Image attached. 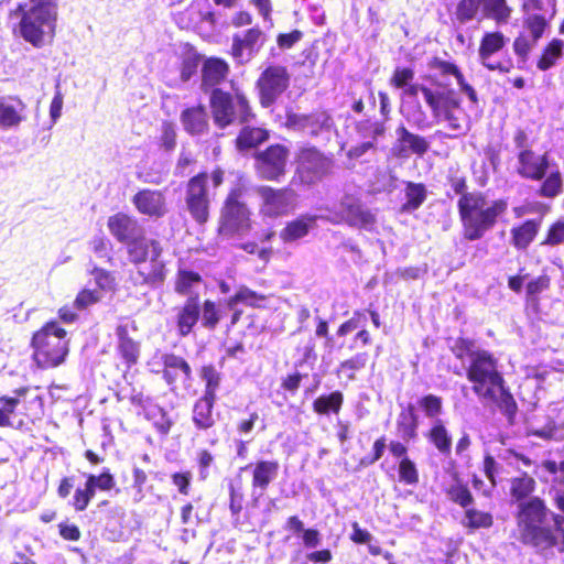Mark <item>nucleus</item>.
Wrapping results in <instances>:
<instances>
[{"instance_id":"4be33fe9","label":"nucleus","mask_w":564,"mask_h":564,"mask_svg":"<svg viewBox=\"0 0 564 564\" xmlns=\"http://www.w3.org/2000/svg\"><path fill=\"white\" fill-rule=\"evenodd\" d=\"M550 167V158L546 152L539 154L533 150L517 153L516 173L530 181H542Z\"/></svg>"},{"instance_id":"c03bdc74","label":"nucleus","mask_w":564,"mask_h":564,"mask_svg":"<svg viewBox=\"0 0 564 564\" xmlns=\"http://www.w3.org/2000/svg\"><path fill=\"white\" fill-rule=\"evenodd\" d=\"M344 404V394L336 390L327 394H321L313 403V411L318 415L338 414Z\"/></svg>"},{"instance_id":"c756f323","label":"nucleus","mask_w":564,"mask_h":564,"mask_svg":"<svg viewBox=\"0 0 564 564\" xmlns=\"http://www.w3.org/2000/svg\"><path fill=\"white\" fill-rule=\"evenodd\" d=\"M427 66L431 69L437 70L441 76L455 77L460 91L465 93L473 104H478V96L475 88L466 82L462 69L456 63L452 61H445L438 56H433L429 59Z\"/></svg>"},{"instance_id":"c9c22d12","label":"nucleus","mask_w":564,"mask_h":564,"mask_svg":"<svg viewBox=\"0 0 564 564\" xmlns=\"http://www.w3.org/2000/svg\"><path fill=\"white\" fill-rule=\"evenodd\" d=\"M317 217L314 215H300L293 220H290L280 230L279 237L284 243L297 241L308 235L311 229L316 225Z\"/></svg>"},{"instance_id":"c85d7f7f","label":"nucleus","mask_w":564,"mask_h":564,"mask_svg":"<svg viewBox=\"0 0 564 564\" xmlns=\"http://www.w3.org/2000/svg\"><path fill=\"white\" fill-rule=\"evenodd\" d=\"M235 140V149L239 153H248L257 150L261 144L270 139V130L262 126H251L249 123L240 124Z\"/></svg>"},{"instance_id":"a18cd8bd","label":"nucleus","mask_w":564,"mask_h":564,"mask_svg":"<svg viewBox=\"0 0 564 564\" xmlns=\"http://www.w3.org/2000/svg\"><path fill=\"white\" fill-rule=\"evenodd\" d=\"M455 482L445 489L448 499L463 509L471 506L475 501L473 492L467 482L463 481L457 471L453 475Z\"/></svg>"},{"instance_id":"9b49d317","label":"nucleus","mask_w":564,"mask_h":564,"mask_svg":"<svg viewBox=\"0 0 564 564\" xmlns=\"http://www.w3.org/2000/svg\"><path fill=\"white\" fill-rule=\"evenodd\" d=\"M291 75L286 66L268 64L259 74L254 87L259 105L270 108L289 89Z\"/></svg>"},{"instance_id":"72a5a7b5","label":"nucleus","mask_w":564,"mask_h":564,"mask_svg":"<svg viewBox=\"0 0 564 564\" xmlns=\"http://www.w3.org/2000/svg\"><path fill=\"white\" fill-rule=\"evenodd\" d=\"M217 399L199 397L193 404L191 420L199 432H207L216 426L214 406Z\"/></svg>"},{"instance_id":"6e6d98bb","label":"nucleus","mask_w":564,"mask_h":564,"mask_svg":"<svg viewBox=\"0 0 564 564\" xmlns=\"http://www.w3.org/2000/svg\"><path fill=\"white\" fill-rule=\"evenodd\" d=\"M145 419L151 421L156 432L161 435H167L173 426V421L167 412L156 404L144 413Z\"/></svg>"},{"instance_id":"0eeeda50","label":"nucleus","mask_w":564,"mask_h":564,"mask_svg":"<svg viewBox=\"0 0 564 564\" xmlns=\"http://www.w3.org/2000/svg\"><path fill=\"white\" fill-rule=\"evenodd\" d=\"M209 108L214 124L221 130L234 124L250 123L257 118L250 98L240 88L231 91L215 89L209 95Z\"/></svg>"},{"instance_id":"39448f33","label":"nucleus","mask_w":564,"mask_h":564,"mask_svg":"<svg viewBox=\"0 0 564 564\" xmlns=\"http://www.w3.org/2000/svg\"><path fill=\"white\" fill-rule=\"evenodd\" d=\"M225 182V171L220 166L210 172L202 170L184 184L183 204L188 217L198 226H205L212 218L215 191Z\"/></svg>"},{"instance_id":"7c9ffc66","label":"nucleus","mask_w":564,"mask_h":564,"mask_svg":"<svg viewBox=\"0 0 564 564\" xmlns=\"http://www.w3.org/2000/svg\"><path fill=\"white\" fill-rule=\"evenodd\" d=\"M251 468V488L262 495L275 479L280 464L278 460L259 459L253 464L242 467L241 470Z\"/></svg>"},{"instance_id":"37998d69","label":"nucleus","mask_w":564,"mask_h":564,"mask_svg":"<svg viewBox=\"0 0 564 564\" xmlns=\"http://www.w3.org/2000/svg\"><path fill=\"white\" fill-rule=\"evenodd\" d=\"M405 202L401 205L402 213H411L419 209L427 197L426 186L423 183L408 181L404 183Z\"/></svg>"},{"instance_id":"6ab92c4d","label":"nucleus","mask_w":564,"mask_h":564,"mask_svg":"<svg viewBox=\"0 0 564 564\" xmlns=\"http://www.w3.org/2000/svg\"><path fill=\"white\" fill-rule=\"evenodd\" d=\"M267 35L259 25L251 26L242 33L232 35L230 56L243 64L253 57L265 44Z\"/></svg>"},{"instance_id":"dca6fc26","label":"nucleus","mask_w":564,"mask_h":564,"mask_svg":"<svg viewBox=\"0 0 564 564\" xmlns=\"http://www.w3.org/2000/svg\"><path fill=\"white\" fill-rule=\"evenodd\" d=\"M260 197V213L269 218L289 215L295 208L296 193L290 186L272 187L260 185L257 187Z\"/></svg>"},{"instance_id":"bb28decb","label":"nucleus","mask_w":564,"mask_h":564,"mask_svg":"<svg viewBox=\"0 0 564 564\" xmlns=\"http://www.w3.org/2000/svg\"><path fill=\"white\" fill-rule=\"evenodd\" d=\"M200 317L199 295H191L176 308L175 325L178 336L186 337L193 330Z\"/></svg>"},{"instance_id":"423d86ee","label":"nucleus","mask_w":564,"mask_h":564,"mask_svg":"<svg viewBox=\"0 0 564 564\" xmlns=\"http://www.w3.org/2000/svg\"><path fill=\"white\" fill-rule=\"evenodd\" d=\"M128 261L135 271L131 275L134 285L158 289L164 285L169 270L163 260V247L156 239L139 241L128 250Z\"/></svg>"},{"instance_id":"603ef678","label":"nucleus","mask_w":564,"mask_h":564,"mask_svg":"<svg viewBox=\"0 0 564 564\" xmlns=\"http://www.w3.org/2000/svg\"><path fill=\"white\" fill-rule=\"evenodd\" d=\"M535 434L545 440H563L564 438V406L556 410L552 421L545 424Z\"/></svg>"},{"instance_id":"f03ea898","label":"nucleus","mask_w":564,"mask_h":564,"mask_svg":"<svg viewBox=\"0 0 564 564\" xmlns=\"http://www.w3.org/2000/svg\"><path fill=\"white\" fill-rule=\"evenodd\" d=\"M465 371L466 378L471 384V391L481 401L494 404L512 424L518 413V404L500 371L499 360L495 354L473 369H465Z\"/></svg>"},{"instance_id":"0e129e2a","label":"nucleus","mask_w":564,"mask_h":564,"mask_svg":"<svg viewBox=\"0 0 564 564\" xmlns=\"http://www.w3.org/2000/svg\"><path fill=\"white\" fill-rule=\"evenodd\" d=\"M480 8V0H459L455 9V19L459 24L475 20Z\"/></svg>"},{"instance_id":"58836bf2","label":"nucleus","mask_w":564,"mask_h":564,"mask_svg":"<svg viewBox=\"0 0 564 564\" xmlns=\"http://www.w3.org/2000/svg\"><path fill=\"white\" fill-rule=\"evenodd\" d=\"M419 416L413 404L402 409L397 419V431L404 442H412L417 437Z\"/></svg>"},{"instance_id":"412c9836","label":"nucleus","mask_w":564,"mask_h":564,"mask_svg":"<svg viewBox=\"0 0 564 564\" xmlns=\"http://www.w3.org/2000/svg\"><path fill=\"white\" fill-rule=\"evenodd\" d=\"M395 133L397 139L391 148L393 158L405 160L412 154L422 158L427 153L430 142L425 137L411 132L402 123L397 127Z\"/></svg>"},{"instance_id":"680f3d73","label":"nucleus","mask_w":564,"mask_h":564,"mask_svg":"<svg viewBox=\"0 0 564 564\" xmlns=\"http://www.w3.org/2000/svg\"><path fill=\"white\" fill-rule=\"evenodd\" d=\"M523 25L530 32L533 42H538L549 28V19L544 14H524Z\"/></svg>"},{"instance_id":"393cba45","label":"nucleus","mask_w":564,"mask_h":564,"mask_svg":"<svg viewBox=\"0 0 564 564\" xmlns=\"http://www.w3.org/2000/svg\"><path fill=\"white\" fill-rule=\"evenodd\" d=\"M132 204L141 215L148 217L161 218L167 212L165 195L160 189L138 191L132 197Z\"/></svg>"},{"instance_id":"473e14b6","label":"nucleus","mask_w":564,"mask_h":564,"mask_svg":"<svg viewBox=\"0 0 564 564\" xmlns=\"http://www.w3.org/2000/svg\"><path fill=\"white\" fill-rule=\"evenodd\" d=\"M182 126L189 135H202L209 129V121L206 108L198 104L186 107L180 116Z\"/></svg>"},{"instance_id":"69168bd1","label":"nucleus","mask_w":564,"mask_h":564,"mask_svg":"<svg viewBox=\"0 0 564 564\" xmlns=\"http://www.w3.org/2000/svg\"><path fill=\"white\" fill-rule=\"evenodd\" d=\"M564 245V217L550 224L541 241V246L554 248Z\"/></svg>"},{"instance_id":"4d7b16f0","label":"nucleus","mask_w":564,"mask_h":564,"mask_svg":"<svg viewBox=\"0 0 564 564\" xmlns=\"http://www.w3.org/2000/svg\"><path fill=\"white\" fill-rule=\"evenodd\" d=\"M369 359L367 352H358L355 356L343 360L337 368V373H344L349 381L356 380V372L364 369Z\"/></svg>"},{"instance_id":"2f4dec72","label":"nucleus","mask_w":564,"mask_h":564,"mask_svg":"<svg viewBox=\"0 0 564 564\" xmlns=\"http://www.w3.org/2000/svg\"><path fill=\"white\" fill-rule=\"evenodd\" d=\"M542 225L541 218H530L510 229V243L516 250L525 251L535 240Z\"/></svg>"},{"instance_id":"f257e3e1","label":"nucleus","mask_w":564,"mask_h":564,"mask_svg":"<svg viewBox=\"0 0 564 564\" xmlns=\"http://www.w3.org/2000/svg\"><path fill=\"white\" fill-rule=\"evenodd\" d=\"M12 33L31 44L42 48L51 44L56 35L58 21L57 0H28L20 2L9 12Z\"/></svg>"},{"instance_id":"6e6552de","label":"nucleus","mask_w":564,"mask_h":564,"mask_svg":"<svg viewBox=\"0 0 564 564\" xmlns=\"http://www.w3.org/2000/svg\"><path fill=\"white\" fill-rule=\"evenodd\" d=\"M30 345L33 361L43 370L61 366L69 354L67 332L56 321H48L34 332Z\"/></svg>"},{"instance_id":"864d4df0","label":"nucleus","mask_w":564,"mask_h":564,"mask_svg":"<svg viewBox=\"0 0 564 564\" xmlns=\"http://www.w3.org/2000/svg\"><path fill=\"white\" fill-rule=\"evenodd\" d=\"M538 194L544 198H554L558 196L563 191V177L558 170H553L551 173H546L542 180Z\"/></svg>"},{"instance_id":"338daca9","label":"nucleus","mask_w":564,"mask_h":564,"mask_svg":"<svg viewBox=\"0 0 564 564\" xmlns=\"http://www.w3.org/2000/svg\"><path fill=\"white\" fill-rule=\"evenodd\" d=\"M415 70L411 66H397L390 78L389 84L395 89H403L414 80Z\"/></svg>"},{"instance_id":"cd10ccee","label":"nucleus","mask_w":564,"mask_h":564,"mask_svg":"<svg viewBox=\"0 0 564 564\" xmlns=\"http://www.w3.org/2000/svg\"><path fill=\"white\" fill-rule=\"evenodd\" d=\"M406 443L408 442L404 441L392 440L387 444L386 436L381 435L373 441L370 453L360 459V465L367 467L376 464L383 457L387 447L390 454L399 460H402L404 457H410L408 455L409 447Z\"/></svg>"},{"instance_id":"4468645a","label":"nucleus","mask_w":564,"mask_h":564,"mask_svg":"<svg viewBox=\"0 0 564 564\" xmlns=\"http://www.w3.org/2000/svg\"><path fill=\"white\" fill-rule=\"evenodd\" d=\"M429 108L435 120L445 121L448 129L459 134L463 133L466 113L462 108V100L454 89L438 90Z\"/></svg>"},{"instance_id":"f704fd0d","label":"nucleus","mask_w":564,"mask_h":564,"mask_svg":"<svg viewBox=\"0 0 564 564\" xmlns=\"http://www.w3.org/2000/svg\"><path fill=\"white\" fill-rule=\"evenodd\" d=\"M116 335L118 338L117 352L126 368L130 369L139 362L140 345L129 336L126 325H118L116 327Z\"/></svg>"},{"instance_id":"f8f14e48","label":"nucleus","mask_w":564,"mask_h":564,"mask_svg":"<svg viewBox=\"0 0 564 564\" xmlns=\"http://www.w3.org/2000/svg\"><path fill=\"white\" fill-rule=\"evenodd\" d=\"M294 178L304 185H313L332 174L334 162L314 145L299 149Z\"/></svg>"},{"instance_id":"aec40b11","label":"nucleus","mask_w":564,"mask_h":564,"mask_svg":"<svg viewBox=\"0 0 564 564\" xmlns=\"http://www.w3.org/2000/svg\"><path fill=\"white\" fill-rule=\"evenodd\" d=\"M116 486L115 476L108 468H105L100 474H88L84 488H77L73 496L72 506L75 511L82 512L87 509L91 499L96 495V490L110 491Z\"/></svg>"},{"instance_id":"ddd939ff","label":"nucleus","mask_w":564,"mask_h":564,"mask_svg":"<svg viewBox=\"0 0 564 564\" xmlns=\"http://www.w3.org/2000/svg\"><path fill=\"white\" fill-rule=\"evenodd\" d=\"M290 149L282 143H272L253 154V167L260 180L280 182L286 174Z\"/></svg>"},{"instance_id":"49530a36","label":"nucleus","mask_w":564,"mask_h":564,"mask_svg":"<svg viewBox=\"0 0 564 564\" xmlns=\"http://www.w3.org/2000/svg\"><path fill=\"white\" fill-rule=\"evenodd\" d=\"M285 528L294 534H302L305 547H316L321 542V533L314 528H304L303 521L297 516H290L285 521Z\"/></svg>"},{"instance_id":"9d476101","label":"nucleus","mask_w":564,"mask_h":564,"mask_svg":"<svg viewBox=\"0 0 564 564\" xmlns=\"http://www.w3.org/2000/svg\"><path fill=\"white\" fill-rule=\"evenodd\" d=\"M509 37L500 30L485 31L477 48L479 64L489 72L500 74L510 73L514 68V63L509 54L501 58L498 56L507 51Z\"/></svg>"},{"instance_id":"5fc2aeb1","label":"nucleus","mask_w":564,"mask_h":564,"mask_svg":"<svg viewBox=\"0 0 564 564\" xmlns=\"http://www.w3.org/2000/svg\"><path fill=\"white\" fill-rule=\"evenodd\" d=\"M200 324L207 330H215L221 319L219 305L213 300H205L200 304Z\"/></svg>"},{"instance_id":"052dcab7","label":"nucleus","mask_w":564,"mask_h":564,"mask_svg":"<svg viewBox=\"0 0 564 564\" xmlns=\"http://www.w3.org/2000/svg\"><path fill=\"white\" fill-rule=\"evenodd\" d=\"M535 489V480L527 474L511 480L510 492L517 501H525Z\"/></svg>"},{"instance_id":"b1692460","label":"nucleus","mask_w":564,"mask_h":564,"mask_svg":"<svg viewBox=\"0 0 564 564\" xmlns=\"http://www.w3.org/2000/svg\"><path fill=\"white\" fill-rule=\"evenodd\" d=\"M230 73L228 62L218 56H209L204 59L200 69V89L205 94H213L215 89H221V85Z\"/></svg>"},{"instance_id":"a19ab883","label":"nucleus","mask_w":564,"mask_h":564,"mask_svg":"<svg viewBox=\"0 0 564 564\" xmlns=\"http://www.w3.org/2000/svg\"><path fill=\"white\" fill-rule=\"evenodd\" d=\"M200 59V54L193 45L186 44L183 47L178 63L180 78L182 82H188L192 76L196 74Z\"/></svg>"},{"instance_id":"a878e982","label":"nucleus","mask_w":564,"mask_h":564,"mask_svg":"<svg viewBox=\"0 0 564 564\" xmlns=\"http://www.w3.org/2000/svg\"><path fill=\"white\" fill-rule=\"evenodd\" d=\"M449 350L457 360L462 362L466 359L469 360L466 369H473L494 355L487 349L478 348L475 339L465 336L456 337L449 346Z\"/></svg>"},{"instance_id":"f3484780","label":"nucleus","mask_w":564,"mask_h":564,"mask_svg":"<svg viewBox=\"0 0 564 564\" xmlns=\"http://www.w3.org/2000/svg\"><path fill=\"white\" fill-rule=\"evenodd\" d=\"M107 228L117 242L126 246V252L129 248L139 241H148L144 230L139 220L124 212H118L107 219Z\"/></svg>"},{"instance_id":"774afa93","label":"nucleus","mask_w":564,"mask_h":564,"mask_svg":"<svg viewBox=\"0 0 564 564\" xmlns=\"http://www.w3.org/2000/svg\"><path fill=\"white\" fill-rule=\"evenodd\" d=\"M419 405L430 419H438L443 412V399L435 394H425L419 400Z\"/></svg>"},{"instance_id":"1a4fd4ad","label":"nucleus","mask_w":564,"mask_h":564,"mask_svg":"<svg viewBox=\"0 0 564 564\" xmlns=\"http://www.w3.org/2000/svg\"><path fill=\"white\" fill-rule=\"evenodd\" d=\"M245 187H231L225 196L219 209L217 232L225 237L248 234L252 229V213L245 202Z\"/></svg>"},{"instance_id":"79ce46f5","label":"nucleus","mask_w":564,"mask_h":564,"mask_svg":"<svg viewBox=\"0 0 564 564\" xmlns=\"http://www.w3.org/2000/svg\"><path fill=\"white\" fill-rule=\"evenodd\" d=\"M462 525L468 532H475L480 529H490L494 525V516L488 511L478 510L469 506L465 508Z\"/></svg>"},{"instance_id":"de8ad7c7","label":"nucleus","mask_w":564,"mask_h":564,"mask_svg":"<svg viewBox=\"0 0 564 564\" xmlns=\"http://www.w3.org/2000/svg\"><path fill=\"white\" fill-rule=\"evenodd\" d=\"M564 41L557 37L552 39L542 50L536 61V67L540 70L552 68L563 56Z\"/></svg>"},{"instance_id":"20e7f679","label":"nucleus","mask_w":564,"mask_h":564,"mask_svg":"<svg viewBox=\"0 0 564 564\" xmlns=\"http://www.w3.org/2000/svg\"><path fill=\"white\" fill-rule=\"evenodd\" d=\"M550 514L551 510L540 497H532L520 502L516 516L519 532L518 540L523 545L531 546L539 552L552 549L560 552L561 545L557 536H555L556 529H551L549 523Z\"/></svg>"},{"instance_id":"7ed1b4c3","label":"nucleus","mask_w":564,"mask_h":564,"mask_svg":"<svg viewBox=\"0 0 564 564\" xmlns=\"http://www.w3.org/2000/svg\"><path fill=\"white\" fill-rule=\"evenodd\" d=\"M508 209V202L503 198L488 202L486 195L479 191L459 197L457 200L458 217L462 225L463 238L475 241L484 238L492 229L498 218Z\"/></svg>"},{"instance_id":"4c0bfd02","label":"nucleus","mask_w":564,"mask_h":564,"mask_svg":"<svg viewBox=\"0 0 564 564\" xmlns=\"http://www.w3.org/2000/svg\"><path fill=\"white\" fill-rule=\"evenodd\" d=\"M427 442L443 456L452 453V435L443 420L436 419L424 434Z\"/></svg>"},{"instance_id":"a211bd4d","label":"nucleus","mask_w":564,"mask_h":564,"mask_svg":"<svg viewBox=\"0 0 564 564\" xmlns=\"http://www.w3.org/2000/svg\"><path fill=\"white\" fill-rule=\"evenodd\" d=\"M338 215L341 221L359 229L372 230L377 223L376 215L354 194H345L341 197Z\"/></svg>"},{"instance_id":"e2e57ef3","label":"nucleus","mask_w":564,"mask_h":564,"mask_svg":"<svg viewBox=\"0 0 564 564\" xmlns=\"http://www.w3.org/2000/svg\"><path fill=\"white\" fill-rule=\"evenodd\" d=\"M195 463L198 473V479L206 481L212 475V469L216 466L215 455L207 448H200L196 453Z\"/></svg>"},{"instance_id":"bf43d9fd","label":"nucleus","mask_w":564,"mask_h":564,"mask_svg":"<svg viewBox=\"0 0 564 564\" xmlns=\"http://www.w3.org/2000/svg\"><path fill=\"white\" fill-rule=\"evenodd\" d=\"M398 481L406 486H416L419 484V469L410 457H404L398 462Z\"/></svg>"},{"instance_id":"5701e85b","label":"nucleus","mask_w":564,"mask_h":564,"mask_svg":"<svg viewBox=\"0 0 564 564\" xmlns=\"http://www.w3.org/2000/svg\"><path fill=\"white\" fill-rule=\"evenodd\" d=\"M162 379L171 390H176L181 382L192 380L193 371L188 361L174 352H165L161 357Z\"/></svg>"},{"instance_id":"ea45409f","label":"nucleus","mask_w":564,"mask_h":564,"mask_svg":"<svg viewBox=\"0 0 564 564\" xmlns=\"http://www.w3.org/2000/svg\"><path fill=\"white\" fill-rule=\"evenodd\" d=\"M482 15L497 24H506L512 15L507 0H480Z\"/></svg>"},{"instance_id":"8fccbe9b","label":"nucleus","mask_w":564,"mask_h":564,"mask_svg":"<svg viewBox=\"0 0 564 564\" xmlns=\"http://www.w3.org/2000/svg\"><path fill=\"white\" fill-rule=\"evenodd\" d=\"M267 296L260 294L247 286H241L232 296L227 300V306L234 308L238 303H243L251 307H264Z\"/></svg>"},{"instance_id":"09e8293b","label":"nucleus","mask_w":564,"mask_h":564,"mask_svg":"<svg viewBox=\"0 0 564 564\" xmlns=\"http://www.w3.org/2000/svg\"><path fill=\"white\" fill-rule=\"evenodd\" d=\"M199 377L204 381V391L200 397L217 399V391L221 383V372L213 364L203 365Z\"/></svg>"},{"instance_id":"13d9d810","label":"nucleus","mask_w":564,"mask_h":564,"mask_svg":"<svg viewBox=\"0 0 564 564\" xmlns=\"http://www.w3.org/2000/svg\"><path fill=\"white\" fill-rule=\"evenodd\" d=\"M551 286V279L547 274H541L535 279L529 281L525 286V299L528 303L538 306L540 303V295L547 291Z\"/></svg>"},{"instance_id":"3c124183","label":"nucleus","mask_w":564,"mask_h":564,"mask_svg":"<svg viewBox=\"0 0 564 564\" xmlns=\"http://www.w3.org/2000/svg\"><path fill=\"white\" fill-rule=\"evenodd\" d=\"M202 275L192 270L178 269L174 282V291L180 295H188L192 289L202 283Z\"/></svg>"},{"instance_id":"2eb2a0df","label":"nucleus","mask_w":564,"mask_h":564,"mask_svg":"<svg viewBox=\"0 0 564 564\" xmlns=\"http://www.w3.org/2000/svg\"><path fill=\"white\" fill-rule=\"evenodd\" d=\"M29 387L17 388L13 393L14 397L1 395L0 397V427H9L12 425L10 416L14 414L17 408L23 403L25 411L22 413L29 421L41 419L43 414V398L41 395H34L26 398L29 393Z\"/></svg>"},{"instance_id":"e433bc0d","label":"nucleus","mask_w":564,"mask_h":564,"mask_svg":"<svg viewBox=\"0 0 564 564\" xmlns=\"http://www.w3.org/2000/svg\"><path fill=\"white\" fill-rule=\"evenodd\" d=\"M26 105L19 97H10L9 101H0V127L4 129L20 126L26 119Z\"/></svg>"}]
</instances>
